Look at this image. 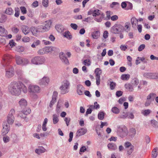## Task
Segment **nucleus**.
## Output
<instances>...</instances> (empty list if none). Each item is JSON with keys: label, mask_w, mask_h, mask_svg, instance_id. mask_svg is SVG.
<instances>
[{"label": "nucleus", "mask_w": 158, "mask_h": 158, "mask_svg": "<svg viewBox=\"0 0 158 158\" xmlns=\"http://www.w3.org/2000/svg\"><path fill=\"white\" fill-rule=\"evenodd\" d=\"M21 30L26 35L30 32L29 28L28 27L25 25H23L22 26Z\"/></svg>", "instance_id": "nucleus-19"}, {"label": "nucleus", "mask_w": 158, "mask_h": 158, "mask_svg": "<svg viewBox=\"0 0 158 158\" xmlns=\"http://www.w3.org/2000/svg\"><path fill=\"white\" fill-rule=\"evenodd\" d=\"M144 77L152 79H158V73H147L143 74Z\"/></svg>", "instance_id": "nucleus-7"}, {"label": "nucleus", "mask_w": 158, "mask_h": 158, "mask_svg": "<svg viewBox=\"0 0 158 158\" xmlns=\"http://www.w3.org/2000/svg\"><path fill=\"white\" fill-rule=\"evenodd\" d=\"M60 57L63 62L66 64H69V62L68 59L65 56V55L63 52L60 53Z\"/></svg>", "instance_id": "nucleus-13"}, {"label": "nucleus", "mask_w": 158, "mask_h": 158, "mask_svg": "<svg viewBox=\"0 0 158 158\" xmlns=\"http://www.w3.org/2000/svg\"><path fill=\"white\" fill-rule=\"evenodd\" d=\"M22 40L23 42H27L29 41L30 39L28 37H24L22 38Z\"/></svg>", "instance_id": "nucleus-60"}, {"label": "nucleus", "mask_w": 158, "mask_h": 158, "mask_svg": "<svg viewBox=\"0 0 158 158\" xmlns=\"http://www.w3.org/2000/svg\"><path fill=\"white\" fill-rule=\"evenodd\" d=\"M132 27L135 29H136L138 25V20L135 17H132L131 19Z\"/></svg>", "instance_id": "nucleus-15"}, {"label": "nucleus", "mask_w": 158, "mask_h": 158, "mask_svg": "<svg viewBox=\"0 0 158 158\" xmlns=\"http://www.w3.org/2000/svg\"><path fill=\"white\" fill-rule=\"evenodd\" d=\"M84 90V88L81 85H78L77 87V92L79 95H81L83 94Z\"/></svg>", "instance_id": "nucleus-14"}, {"label": "nucleus", "mask_w": 158, "mask_h": 158, "mask_svg": "<svg viewBox=\"0 0 158 158\" xmlns=\"http://www.w3.org/2000/svg\"><path fill=\"white\" fill-rule=\"evenodd\" d=\"M158 150L157 148H155L154 149L152 152V156L153 158H156L157 156V151Z\"/></svg>", "instance_id": "nucleus-35"}, {"label": "nucleus", "mask_w": 158, "mask_h": 158, "mask_svg": "<svg viewBox=\"0 0 158 158\" xmlns=\"http://www.w3.org/2000/svg\"><path fill=\"white\" fill-rule=\"evenodd\" d=\"M15 17H18L19 16V15L20 10L18 7L15 8Z\"/></svg>", "instance_id": "nucleus-48"}, {"label": "nucleus", "mask_w": 158, "mask_h": 158, "mask_svg": "<svg viewBox=\"0 0 158 158\" xmlns=\"http://www.w3.org/2000/svg\"><path fill=\"white\" fill-rule=\"evenodd\" d=\"M3 139L4 142L5 143H7L9 141L10 138L8 136H5L3 137Z\"/></svg>", "instance_id": "nucleus-51"}, {"label": "nucleus", "mask_w": 158, "mask_h": 158, "mask_svg": "<svg viewBox=\"0 0 158 158\" xmlns=\"http://www.w3.org/2000/svg\"><path fill=\"white\" fill-rule=\"evenodd\" d=\"M107 147L110 150H115L117 148L116 145L113 143H109L107 145Z\"/></svg>", "instance_id": "nucleus-22"}, {"label": "nucleus", "mask_w": 158, "mask_h": 158, "mask_svg": "<svg viewBox=\"0 0 158 158\" xmlns=\"http://www.w3.org/2000/svg\"><path fill=\"white\" fill-rule=\"evenodd\" d=\"M62 106V103H61L60 101H59L56 106V111L57 113H59L60 111V108Z\"/></svg>", "instance_id": "nucleus-28"}, {"label": "nucleus", "mask_w": 158, "mask_h": 158, "mask_svg": "<svg viewBox=\"0 0 158 158\" xmlns=\"http://www.w3.org/2000/svg\"><path fill=\"white\" fill-rule=\"evenodd\" d=\"M45 48L39 49L37 52L38 54L41 55L46 54Z\"/></svg>", "instance_id": "nucleus-43"}, {"label": "nucleus", "mask_w": 158, "mask_h": 158, "mask_svg": "<svg viewBox=\"0 0 158 158\" xmlns=\"http://www.w3.org/2000/svg\"><path fill=\"white\" fill-rule=\"evenodd\" d=\"M55 28L57 31L60 33L62 32L63 30L62 26L60 24L56 25L55 26Z\"/></svg>", "instance_id": "nucleus-32"}, {"label": "nucleus", "mask_w": 158, "mask_h": 158, "mask_svg": "<svg viewBox=\"0 0 158 158\" xmlns=\"http://www.w3.org/2000/svg\"><path fill=\"white\" fill-rule=\"evenodd\" d=\"M48 0H43L42 1V4L43 6L47 7L48 6Z\"/></svg>", "instance_id": "nucleus-52"}, {"label": "nucleus", "mask_w": 158, "mask_h": 158, "mask_svg": "<svg viewBox=\"0 0 158 158\" xmlns=\"http://www.w3.org/2000/svg\"><path fill=\"white\" fill-rule=\"evenodd\" d=\"M83 63L85 66H89L90 64V61L89 60H84Z\"/></svg>", "instance_id": "nucleus-55"}, {"label": "nucleus", "mask_w": 158, "mask_h": 158, "mask_svg": "<svg viewBox=\"0 0 158 158\" xmlns=\"http://www.w3.org/2000/svg\"><path fill=\"white\" fill-rule=\"evenodd\" d=\"M13 10L12 8L10 7L6 9L5 11V13L6 14L8 15H11L13 14Z\"/></svg>", "instance_id": "nucleus-36"}, {"label": "nucleus", "mask_w": 158, "mask_h": 158, "mask_svg": "<svg viewBox=\"0 0 158 158\" xmlns=\"http://www.w3.org/2000/svg\"><path fill=\"white\" fill-rule=\"evenodd\" d=\"M104 116V113L103 112H100L98 115V117L99 119L102 120L103 119Z\"/></svg>", "instance_id": "nucleus-42"}, {"label": "nucleus", "mask_w": 158, "mask_h": 158, "mask_svg": "<svg viewBox=\"0 0 158 158\" xmlns=\"http://www.w3.org/2000/svg\"><path fill=\"white\" fill-rule=\"evenodd\" d=\"M53 122L54 124L57 123L59 121L58 116L56 114H54L52 116Z\"/></svg>", "instance_id": "nucleus-27"}, {"label": "nucleus", "mask_w": 158, "mask_h": 158, "mask_svg": "<svg viewBox=\"0 0 158 158\" xmlns=\"http://www.w3.org/2000/svg\"><path fill=\"white\" fill-rule=\"evenodd\" d=\"M151 112V111L149 109H147L141 111V114L145 116H147Z\"/></svg>", "instance_id": "nucleus-29"}, {"label": "nucleus", "mask_w": 158, "mask_h": 158, "mask_svg": "<svg viewBox=\"0 0 158 158\" xmlns=\"http://www.w3.org/2000/svg\"><path fill=\"white\" fill-rule=\"evenodd\" d=\"M130 23L129 22H127L125 24V27L127 28V31L128 32V31L130 30Z\"/></svg>", "instance_id": "nucleus-58"}, {"label": "nucleus", "mask_w": 158, "mask_h": 158, "mask_svg": "<svg viewBox=\"0 0 158 158\" xmlns=\"http://www.w3.org/2000/svg\"><path fill=\"white\" fill-rule=\"evenodd\" d=\"M128 112H123L121 113L119 116L120 118L125 119L128 116Z\"/></svg>", "instance_id": "nucleus-31"}, {"label": "nucleus", "mask_w": 158, "mask_h": 158, "mask_svg": "<svg viewBox=\"0 0 158 158\" xmlns=\"http://www.w3.org/2000/svg\"><path fill=\"white\" fill-rule=\"evenodd\" d=\"M129 135L131 136H134L136 133V130L135 128H131L129 130Z\"/></svg>", "instance_id": "nucleus-33"}, {"label": "nucleus", "mask_w": 158, "mask_h": 158, "mask_svg": "<svg viewBox=\"0 0 158 158\" xmlns=\"http://www.w3.org/2000/svg\"><path fill=\"white\" fill-rule=\"evenodd\" d=\"M122 26L120 25L114 26L112 27L111 31L114 34H118L121 31Z\"/></svg>", "instance_id": "nucleus-12"}, {"label": "nucleus", "mask_w": 158, "mask_h": 158, "mask_svg": "<svg viewBox=\"0 0 158 158\" xmlns=\"http://www.w3.org/2000/svg\"><path fill=\"white\" fill-rule=\"evenodd\" d=\"M7 34V31L5 29L0 26V35L5 36Z\"/></svg>", "instance_id": "nucleus-23"}, {"label": "nucleus", "mask_w": 158, "mask_h": 158, "mask_svg": "<svg viewBox=\"0 0 158 158\" xmlns=\"http://www.w3.org/2000/svg\"><path fill=\"white\" fill-rule=\"evenodd\" d=\"M64 36L68 39H70L72 38V36L70 35V33L68 31L65 32L64 35Z\"/></svg>", "instance_id": "nucleus-46"}, {"label": "nucleus", "mask_w": 158, "mask_h": 158, "mask_svg": "<svg viewBox=\"0 0 158 158\" xmlns=\"http://www.w3.org/2000/svg\"><path fill=\"white\" fill-rule=\"evenodd\" d=\"M111 111L114 114H117L120 112V110L116 107L114 106L112 108Z\"/></svg>", "instance_id": "nucleus-39"}, {"label": "nucleus", "mask_w": 158, "mask_h": 158, "mask_svg": "<svg viewBox=\"0 0 158 158\" xmlns=\"http://www.w3.org/2000/svg\"><path fill=\"white\" fill-rule=\"evenodd\" d=\"M102 73V71L101 70H95V73L96 75V78L98 77V76H97V75L100 77V75Z\"/></svg>", "instance_id": "nucleus-50"}, {"label": "nucleus", "mask_w": 158, "mask_h": 158, "mask_svg": "<svg viewBox=\"0 0 158 158\" xmlns=\"http://www.w3.org/2000/svg\"><path fill=\"white\" fill-rule=\"evenodd\" d=\"M20 9L22 12L23 14H25L26 13L27 10L26 8L24 6H21L20 7Z\"/></svg>", "instance_id": "nucleus-59"}, {"label": "nucleus", "mask_w": 158, "mask_h": 158, "mask_svg": "<svg viewBox=\"0 0 158 158\" xmlns=\"http://www.w3.org/2000/svg\"><path fill=\"white\" fill-rule=\"evenodd\" d=\"M49 79L48 77H44L39 80V84L40 85H46L49 83Z\"/></svg>", "instance_id": "nucleus-10"}, {"label": "nucleus", "mask_w": 158, "mask_h": 158, "mask_svg": "<svg viewBox=\"0 0 158 158\" xmlns=\"http://www.w3.org/2000/svg\"><path fill=\"white\" fill-rule=\"evenodd\" d=\"M97 76H98V77L96 78V83L98 85L100 84V77L98 76V75Z\"/></svg>", "instance_id": "nucleus-62"}, {"label": "nucleus", "mask_w": 158, "mask_h": 158, "mask_svg": "<svg viewBox=\"0 0 158 158\" xmlns=\"http://www.w3.org/2000/svg\"><path fill=\"white\" fill-rule=\"evenodd\" d=\"M58 95V93L56 91H54L53 92L52 96V99L56 100V98Z\"/></svg>", "instance_id": "nucleus-57"}, {"label": "nucleus", "mask_w": 158, "mask_h": 158, "mask_svg": "<svg viewBox=\"0 0 158 158\" xmlns=\"http://www.w3.org/2000/svg\"><path fill=\"white\" fill-rule=\"evenodd\" d=\"M70 84L67 80H64L62 83V85L60 87L61 93L64 94L68 92Z\"/></svg>", "instance_id": "nucleus-2"}, {"label": "nucleus", "mask_w": 158, "mask_h": 158, "mask_svg": "<svg viewBox=\"0 0 158 158\" xmlns=\"http://www.w3.org/2000/svg\"><path fill=\"white\" fill-rule=\"evenodd\" d=\"M28 89L29 91L31 93H39L41 90L40 87L37 85H30Z\"/></svg>", "instance_id": "nucleus-6"}, {"label": "nucleus", "mask_w": 158, "mask_h": 158, "mask_svg": "<svg viewBox=\"0 0 158 158\" xmlns=\"http://www.w3.org/2000/svg\"><path fill=\"white\" fill-rule=\"evenodd\" d=\"M127 128L125 126L119 127L117 131L118 135L120 137L123 138L127 136L128 133Z\"/></svg>", "instance_id": "nucleus-4"}, {"label": "nucleus", "mask_w": 158, "mask_h": 158, "mask_svg": "<svg viewBox=\"0 0 158 158\" xmlns=\"http://www.w3.org/2000/svg\"><path fill=\"white\" fill-rule=\"evenodd\" d=\"M46 54L56 50V48L53 46H47L45 47Z\"/></svg>", "instance_id": "nucleus-18"}, {"label": "nucleus", "mask_w": 158, "mask_h": 158, "mask_svg": "<svg viewBox=\"0 0 158 158\" xmlns=\"http://www.w3.org/2000/svg\"><path fill=\"white\" fill-rule=\"evenodd\" d=\"M110 88L111 90H113L114 89L116 85V84L113 81L110 82Z\"/></svg>", "instance_id": "nucleus-47"}, {"label": "nucleus", "mask_w": 158, "mask_h": 158, "mask_svg": "<svg viewBox=\"0 0 158 158\" xmlns=\"http://www.w3.org/2000/svg\"><path fill=\"white\" fill-rule=\"evenodd\" d=\"M132 84L136 86L139 83V80L136 78H134L132 80Z\"/></svg>", "instance_id": "nucleus-49"}, {"label": "nucleus", "mask_w": 158, "mask_h": 158, "mask_svg": "<svg viewBox=\"0 0 158 158\" xmlns=\"http://www.w3.org/2000/svg\"><path fill=\"white\" fill-rule=\"evenodd\" d=\"M16 60L18 64H25L28 62V60L27 59L23 58L19 56H16Z\"/></svg>", "instance_id": "nucleus-8"}, {"label": "nucleus", "mask_w": 158, "mask_h": 158, "mask_svg": "<svg viewBox=\"0 0 158 158\" xmlns=\"http://www.w3.org/2000/svg\"><path fill=\"white\" fill-rule=\"evenodd\" d=\"M19 85H20V90H21V89H22V91L24 93H26L27 92V89L26 87L22 83H19Z\"/></svg>", "instance_id": "nucleus-34"}, {"label": "nucleus", "mask_w": 158, "mask_h": 158, "mask_svg": "<svg viewBox=\"0 0 158 158\" xmlns=\"http://www.w3.org/2000/svg\"><path fill=\"white\" fill-rule=\"evenodd\" d=\"M10 130V126L6 122L4 123L3 124V128L2 130V134L5 135L7 134Z\"/></svg>", "instance_id": "nucleus-9"}, {"label": "nucleus", "mask_w": 158, "mask_h": 158, "mask_svg": "<svg viewBox=\"0 0 158 158\" xmlns=\"http://www.w3.org/2000/svg\"><path fill=\"white\" fill-rule=\"evenodd\" d=\"M92 35L94 39H97L100 36V32L99 31H95L92 33Z\"/></svg>", "instance_id": "nucleus-24"}, {"label": "nucleus", "mask_w": 158, "mask_h": 158, "mask_svg": "<svg viewBox=\"0 0 158 158\" xmlns=\"http://www.w3.org/2000/svg\"><path fill=\"white\" fill-rule=\"evenodd\" d=\"M156 94L155 93H151L148 95L147 96V99H152L153 100L156 97Z\"/></svg>", "instance_id": "nucleus-37"}, {"label": "nucleus", "mask_w": 158, "mask_h": 158, "mask_svg": "<svg viewBox=\"0 0 158 158\" xmlns=\"http://www.w3.org/2000/svg\"><path fill=\"white\" fill-rule=\"evenodd\" d=\"M103 38L105 39L108 37V33L107 31H104L103 33Z\"/></svg>", "instance_id": "nucleus-63"}, {"label": "nucleus", "mask_w": 158, "mask_h": 158, "mask_svg": "<svg viewBox=\"0 0 158 158\" xmlns=\"http://www.w3.org/2000/svg\"><path fill=\"white\" fill-rule=\"evenodd\" d=\"M70 119V118L69 117H65L64 119V120L65 122L66 123L67 126H68L69 125Z\"/></svg>", "instance_id": "nucleus-54"}, {"label": "nucleus", "mask_w": 158, "mask_h": 158, "mask_svg": "<svg viewBox=\"0 0 158 158\" xmlns=\"http://www.w3.org/2000/svg\"><path fill=\"white\" fill-rule=\"evenodd\" d=\"M20 106L22 107H25L27 105V102L24 99H22L19 102Z\"/></svg>", "instance_id": "nucleus-21"}, {"label": "nucleus", "mask_w": 158, "mask_h": 158, "mask_svg": "<svg viewBox=\"0 0 158 158\" xmlns=\"http://www.w3.org/2000/svg\"><path fill=\"white\" fill-rule=\"evenodd\" d=\"M101 11L98 9L93 10V16L96 17L98 16L100 14Z\"/></svg>", "instance_id": "nucleus-44"}, {"label": "nucleus", "mask_w": 158, "mask_h": 158, "mask_svg": "<svg viewBox=\"0 0 158 158\" xmlns=\"http://www.w3.org/2000/svg\"><path fill=\"white\" fill-rule=\"evenodd\" d=\"M125 86L127 89H128L130 91H132L133 90V86L130 84H126Z\"/></svg>", "instance_id": "nucleus-41"}, {"label": "nucleus", "mask_w": 158, "mask_h": 158, "mask_svg": "<svg viewBox=\"0 0 158 158\" xmlns=\"http://www.w3.org/2000/svg\"><path fill=\"white\" fill-rule=\"evenodd\" d=\"M31 31L34 35H36L38 32H39L38 26L37 27H31Z\"/></svg>", "instance_id": "nucleus-25"}, {"label": "nucleus", "mask_w": 158, "mask_h": 158, "mask_svg": "<svg viewBox=\"0 0 158 158\" xmlns=\"http://www.w3.org/2000/svg\"><path fill=\"white\" fill-rule=\"evenodd\" d=\"M124 146L126 148H130L129 150L128 151V153L130 154L133 151L134 146L131 144V143L128 142H126L124 144Z\"/></svg>", "instance_id": "nucleus-11"}, {"label": "nucleus", "mask_w": 158, "mask_h": 158, "mask_svg": "<svg viewBox=\"0 0 158 158\" xmlns=\"http://www.w3.org/2000/svg\"><path fill=\"white\" fill-rule=\"evenodd\" d=\"M70 26L74 30H76L78 27L77 25L75 23H71Z\"/></svg>", "instance_id": "nucleus-56"}, {"label": "nucleus", "mask_w": 158, "mask_h": 158, "mask_svg": "<svg viewBox=\"0 0 158 158\" xmlns=\"http://www.w3.org/2000/svg\"><path fill=\"white\" fill-rule=\"evenodd\" d=\"M152 102V100L151 99H147L145 103V106L146 107L149 106Z\"/></svg>", "instance_id": "nucleus-53"}, {"label": "nucleus", "mask_w": 158, "mask_h": 158, "mask_svg": "<svg viewBox=\"0 0 158 158\" xmlns=\"http://www.w3.org/2000/svg\"><path fill=\"white\" fill-rule=\"evenodd\" d=\"M52 21L51 20H48L45 22V27H47V30L48 31L51 27Z\"/></svg>", "instance_id": "nucleus-30"}, {"label": "nucleus", "mask_w": 158, "mask_h": 158, "mask_svg": "<svg viewBox=\"0 0 158 158\" xmlns=\"http://www.w3.org/2000/svg\"><path fill=\"white\" fill-rule=\"evenodd\" d=\"M8 91L13 95L18 96L21 93L20 85L17 82H11L8 86Z\"/></svg>", "instance_id": "nucleus-1"}, {"label": "nucleus", "mask_w": 158, "mask_h": 158, "mask_svg": "<svg viewBox=\"0 0 158 158\" xmlns=\"http://www.w3.org/2000/svg\"><path fill=\"white\" fill-rule=\"evenodd\" d=\"M22 111H23L24 113L23 117H26V116L27 115L30 113L31 112V110L29 108H27L26 110H23Z\"/></svg>", "instance_id": "nucleus-38"}, {"label": "nucleus", "mask_w": 158, "mask_h": 158, "mask_svg": "<svg viewBox=\"0 0 158 158\" xmlns=\"http://www.w3.org/2000/svg\"><path fill=\"white\" fill-rule=\"evenodd\" d=\"M39 32H44L48 31L47 27H45L44 26H38Z\"/></svg>", "instance_id": "nucleus-26"}, {"label": "nucleus", "mask_w": 158, "mask_h": 158, "mask_svg": "<svg viewBox=\"0 0 158 158\" xmlns=\"http://www.w3.org/2000/svg\"><path fill=\"white\" fill-rule=\"evenodd\" d=\"M145 45L144 44H142L139 47L138 50L139 51H141L145 48Z\"/></svg>", "instance_id": "nucleus-61"}, {"label": "nucleus", "mask_w": 158, "mask_h": 158, "mask_svg": "<svg viewBox=\"0 0 158 158\" xmlns=\"http://www.w3.org/2000/svg\"><path fill=\"white\" fill-rule=\"evenodd\" d=\"M15 110L14 109H11L9 112L7 117V121L9 124H12L14 122L15 117L14 114H15Z\"/></svg>", "instance_id": "nucleus-5"}, {"label": "nucleus", "mask_w": 158, "mask_h": 158, "mask_svg": "<svg viewBox=\"0 0 158 158\" xmlns=\"http://www.w3.org/2000/svg\"><path fill=\"white\" fill-rule=\"evenodd\" d=\"M45 60V58L43 56H36L32 58L31 61L34 64L39 65L43 64Z\"/></svg>", "instance_id": "nucleus-3"}, {"label": "nucleus", "mask_w": 158, "mask_h": 158, "mask_svg": "<svg viewBox=\"0 0 158 158\" xmlns=\"http://www.w3.org/2000/svg\"><path fill=\"white\" fill-rule=\"evenodd\" d=\"M15 71L14 70H6V77L7 78H10L14 76Z\"/></svg>", "instance_id": "nucleus-16"}, {"label": "nucleus", "mask_w": 158, "mask_h": 158, "mask_svg": "<svg viewBox=\"0 0 158 158\" xmlns=\"http://www.w3.org/2000/svg\"><path fill=\"white\" fill-rule=\"evenodd\" d=\"M12 30L14 33H17L19 31V29L17 27H13L12 28Z\"/></svg>", "instance_id": "nucleus-64"}, {"label": "nucleus", "mask_w": 158, "mask_h": 158, "mask_svg": "<svg viewBox=\"0 0 158 158\" xmlns=\"http://www.w3.org/2000/svg\"><path fill=\"white\" fill-rule=\"evenodd\" d=\"M11 58V56L8 54H7L5 56L4 58L3 59V60L5 62H9Z\"/></svg>", "instance_id": "nucleus-45"}, {"label": "nucleus", "mask_w": 158, "mask_h": 158, "mask_svg": "<svg viewBox=\"0 0 158 158\" xmlns=\"http://www.w3.org/2000/svg\"><path fill=\"white\" fill-rule=\"evenodd\" d=\"M46 151V149L43 147L41 146L39 147L38 148L35 150V152L39 154L41 153H44Z\"/></svg>", "instance_id": "nucleus-20"}, {"label": "nucleus", "mask_w": 158, "mask_h": 158, "mask_svg": "<svg viewBox=\"0 0 158 158\" xmlns=\"http://www.w3.org/2000/svg\"><path fill=\"white\" fill-rule=\"evenodd\" d=\"M87 132V130L84 128L79 129L76 133V136H80L85 134Z\"/></svg>", "instance_id": "nucleus-17"}, {"label": "nucleus", "mask_w": 158, "mask_h": 158, "mask_svg": "<svg viewBox=\"0 0 158 158\" xmlns=\"http://www.w3.org/2000/svg\"><path fill=\"white\" fill-rule=\"evenodd\" d=\"M130 77V75L129 74H123L121 76V79L122 80H128Z\"/></svg>", "instance_id": "nucleus-40"}]
</instances>
